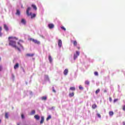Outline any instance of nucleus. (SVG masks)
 <instances>
[{
	"instance_id": "1",
	"label": "nucleus",
	"mask_w": 125,
	"mask_h": 125,
	"mask_svg": "<svg viewBox=\"0 0 125 125\" xmlns=\"http://www.w3.org/2000/svg\"><path fill=\"white\" fill-rule=\"evenodd\" d=\"M31 8L29 7L27 8L26 10V14L27 17H31V19H34L36 17V14H32V13H29V11L31 10Z\"/></svg>"
},
{
	"instance_id": "2",
	"label": "nucleus",
	"mask_w": 125,
	"mask_h": 125,
	"mask_svg": "<svg viewBox=\"0 0 125 125\" xmlns=\"http://www.w3.org/2000/svg\"><path fill=\"white\" fill-rule=\"evenodd\" d=\"M9 45L12 46L13 47L17 48L16 42L13 40H10Z\"/></svg>"
},
{
	"instance_id": "3",
	"label": "nucleus",
	"mask_w": 125,
	"mask_h": 125,
	"mask_svg": "<svg viewBox=\"0 0 125 125\" xmlns=\"http://www.w3.org/2000/svg\"><path fill=\"white\" fill-rule=\"evenodd\" d=\"M29 40L30 41H32L33 42H34V43L37 44L38 45H39L41 44V42H40V41H39L37 40H35L33 38H30Z\"/></svg>"
},
{
	"instance_id": "4",
	"label": "nucleus",
	"mask_w": 125,
	"mask_h": 125,
	"mask_svg": "<svg viewBox=\"0 0 125 125\" xmlns=\"http://www.w3.org/2000/svg\"><path fill=\"white\" fill-rule=\"evenodd\" d=\"M78 44V43L77 42V41H73V45L74 47H76L77 49L80 50V46H77Z\"/></svg>"
},
{
	"instance_id": "5",
	"label": "nucleus",
	"mask_w": 125,
	"mask_h": 125,
	"mask_svg": "<svg viewBox=\"0 0 125 125\" xmlns=\"http://www.w3.org/2000/svg\"><path fill=\"white\" fill-rule=\"evenodd\" d=\"M79 55H80V52L76 51V53L74 54V59L76 60V59L78 58V57L79 56Z\"/></svg>"
},
{
	"instance_id": "6",
	"label": "nucleus",
	"mask_w": 125,
	"mask_h": 125,
	"mask_svg": "<svg viewBox=\"0 0 125 125\" xmlns=\"http://www.w3.org/2000/svg\"><path fill=\"white\" fill-rule=\"evenodd\" d=\"M48 27H49V29H53L54 27V25L53 23H50L48 25Z\"/></svg>"
},
{
	"instance_id": "7",
	"label": "nucleus",
	"mask_w": 125,
	"mask_h": 125,
	"mask_svg": "<svg viewBox=\"0 0 125 125\" xmlns=\"http://www.w3.org/2000/svg\"><path fill=\"white\" fill-rule=\"evenodd\" d=\"M58 46L59 47H62V41L61 40H58Z\"/></svg>"
},
{
	"instance_id": "8",
	"label": "nucleus",
	"mask_w": 125,
	"mask_h": 125,
	"mask_svg": "<svg viewBox=\"0 0 125 125\" xmlns=\"http://www.w3.org/2000/svg\"><path fill=\"white\" fill-rule=\"evenodd\" d=\"M25 56L28 57H33L34 56V54H26Z\"/></svg>"
},
{
	"instance_id": "9",
	"label": "nucleus",
	"mask_w": 125,
	"mask_h": 125,
	"mask_svg": "<svg viewBox=\"0 0 125 125\" xmlns=\"http://www.w3.org/2000/svg\"><path fill=\"white\" fill-rule=\"evenodd\" d=\"M41 119H42V120H41L40 121V124L41 125H42L43 123H44V117L43 116H42L41 117Z\"/></svg>"
},
{
	"instance_id": "10",
	"label": "nucleus",
	"mask_w": 125,
	"mask_h": 125,
	"mask_svg": "<svg viewBox=\"0 0 125 125\" xmlns=\"http://www.w3.org/2000/svg\"><path fill=\"white\" fill-rule=\"evenodd\" d=\"M19 67V64L18 63H17L14 66V68L15 70H16L17 68H18Z\"/></svg>"
},
{
	"instance_id": "11",
	"label": "nucleus",
	"mask_w": 125,
	"mask_h": 125,
	"mask_svg": "<svg viewBox=\"0 0 125 125\" xmlns=\"http://www.w3.org/2000/svg\"><path fill=\"white\" fill-rule=\"evenodd\" d=\"M68 74V69H65L64 71H63V74L65 76H66Z\"/></svg>"
},
{
	"instance_id": "12",
	"label": "nucleus",
	"mask_w": 125,
	"mask_h": 125,
	"mask_svg": "<svg viewBox=\"0 0 125 125\" xmlns=\"http://www.w3.org/2000/svg\"><path fill=\"white\" fill-rule=\"evenodd\" d=\"M4 28L5 29V30H6V31H9V28L7 26V25H6V24H4Z\"/></svg>"
},
{
	"instance_id": "13",
	"label": "nucleus",
	"mask_w": 125,
	"mask_h": 125,
	"mask_svg": "<svg viewBox=\"0 0 125 125\" xmlns=\"http://www.w3.org/2000/svg\"><path fill=\"white\" fill-rule=\"evenodd\" d=\"M21 22L22 24H23L24 25H25V24H26V21H25V19H21Z\"/></svg>"
},
{
	"instance_id": "14",
	"label": "nucleus",
	"mask_w": 125,
	"mask_h": 125,
	"mask_svg": "<svg viewBox=\"0 0 125 125\" xmlns=\"http://www.w3.org/2000/svg\"><path fill=\"white\" fill-rule=\"evenodd\" d=\"M31 6H32V7L33 8V9H34L35 10H37V8L36 5L32 4V5H31Z\"/></svg>"
},
{
	"instance_id": "15",
	"label": "nucleus",
	"mask_w": 125,
	"mask_h": 125,
	"mask_svg": "<svg viewBox=\"0 0 125 125\" xmlns=\"http://www.w3.org/2000/svg\"><path fill=\"white\" fill-rule=\"evenodd\" d=\"M35 119H36L37 120H39L40 119V117L38 115H36L34 116Z\"/></svg>"
},
{
	"instance_id": "16",
	"label": "nucleus",
	"mask_w": 125,
	"mask_h": 125,
	"mask_svg": "<svg viewBox=\"0 0 125 125\" xmlns=\"http://www.w3.org/2000/svg\"><path fill=\"white\" fill-rule=\"evenodd\" d=\"M16 15L18 16H20L21 11L19 10H17Z\"/></svg>"
},
{
	"instance_id": "17",
	"label": "nucleus",
	"mask_w": 125,
	"mask_h": 125,
	"mask_svg": "<svg viewBox=\"0 0 125 125\" xmlns=\"http://www.w3.org/2000/svg\"><path fill=\"white\" fill-rule=\"evenodd\" d=\"M8 118H9L8 113L7 112L5 113V118L8 119Z\"/></svg>"
},
{
	"instance_id": "18",
	"label": "nucleus",
	"mask_w": 125,
	"mask_h": 125,
	"mask_svg": "<svg viewBox=\"0 0 125 125\" xmlns=\"http://www.w3.org/2000/svg\"><path fill=\"white\" fill-rule=\"evenodd\" d=\"M114 113L113 111H109V115H110V116H112L114 115Z\"/></svg>"
},
{
	"instance_id": "19",
	"label": "nucleus",
	"mask_w": 125,
	"mask_h": 125,
	"mask_svg": "<svg viewBox=\"0 0 125 125\" xmlns=\"http://www.w3.org/2000/svg\"><path fill=\"white\" fill-rule=\"evenodd\" d=\"M69 95L70 97H72L74 96V92L70 93Z\"/></svg>"
},
{
	"instance_id": "20",
	"label": "nucleus",
	"mask_w": 125,
	"mask_h": 125,
	"mask_svg": "<svg viewBox=\"0 0 125 125\" xmlns=\"http://www.w3.org/2000/svg\"><path fill=\"white\" fill-rule=\"evenodd\" d=\"M97 105L95 104H94L92 105V108L93 109H96L97 108Z\"/></svg>"
},
{
	"instance_id": "21",
	"label": "nucleus",
	"mask_w": 125,
	"mask_h": 125,
	"mask_svg": "<svg viewBox=\"0 0 125 125\" xmlns=\"http://www.w3.org/2000/svg\"><path fill=\"white\" fill-rule=\"evenodd\" d=\"M70 90L75 91V87H70Z\"/></svg>"
},
{
	"instance_id": "22",
	"label": "nucleus",
	"mask_w": 125,
	"mask_h": 125,
	"mask_svg": "<svg viewBox=\"0 0 125 125\" xmlns=\"http://www.w3.org/2000/svg\"><path fill=\"white\" fill-rule=\"evenodd\" d=\"M49 60L50 62H52L51 56H50V55L49 56Z\"/></svg>"
},
{
	"instance_id": "23",
	"label": "nucleus",
	"mask_w": 125,
	"mask_h": 125,
	"mask_svg": "<svg viewBox=\"0 0 125 125\" xmlns=\"http://www.w3.org/2000/svg\"><path fill=\"white\" fill-rule=\"evenodd\" d=\"M51 119V115H49V116H48V117L47 118V119H46V121H48V120H49V119Z\"/></svg>"
},
{
	"instance_id": "24",
	"label": "nucleus",
	"mask_w": 125,
	"mask_h": 125,
	"mask_svg": "<svg viewBox=\"0 0 125 125\" xmlns=\"http://www.w3.org/2000/svg\"><path fill=\"white\" fill-rule=\"evenodd\" d=\"M100 92V89H98L97 90H96L95 93L96 94H98V93H99Z\"/></svg>"
},
{
	"instance_id": "25",
	"label": "nucleus",
	"mask_w": 125,
	"mask_h": 125,
	"mask_svg": "<svg viewBox=\"0 0 125 125\" xmlns=\"http://www.w3.org/2000/svg\"><path fill=\"white\" fill-rule=\"evenodd\" d=\"M35 113H36V111L35 110H32L31 111V113H30V115H34Z\"/></svg>"
},
{
	"instance_id": "26",
	"label": "nucleus",
	"mask_w": 125,
	"mask_h": 125,
	"mask_svg": "<svg viewBox=\"0 0 125 125\" xmlns=\"http://www.w3.org/2000/svg\"><path fill=\"white\" fill-rule=\"evenodd\" d=\"M85 84L89 85V81H85Z\"/></svg>"
},
{
	"instance_id": "27",
	"label": "nucleus",
	"mask_w": 125,
	"mask_h": 125,
	"mask_svg": "<svg viewBox=\"0 0 125 125\" xmlns=\"http://www.w3.org/2000/svg\"><path fill=\"white\" fill-rule=\"evenodd\" d=\"M42 100L46 101L47 100V97H42Z\"/></svg>"
},
{
	"instance_id": "28",
	"label": "nucleus",
	"mask_w": 125,
	"mask_h": 125,
	"mask_svg": "<svg viewBox=\"0 0 125 125\" xmlns=\"http://www.w3.org/2000/svg\"><path fill=\"white\" fill-rule=\"evenodd\" d=\"M79 89H80V90H83V87L82 86V85H80V86H79Z\"/></svg>"
},
{
	"instance_id": "29",
	"label": "nucleus",
	"mask_w": 125,
	"mask_h": 125,
	"mask_svg": "<svg viewBox=\"0 0 125 125\" xmlns=\"http://www.w3.org/2000/svg\"><path fill=\"white\" fill-rule=\"evenodd\" d=\"M118 101V99H114V103L117 102V101Z\"/></svg>"
},
{
	"instance_id": "30",
	"label": "nucleus",
	"mask_w": 125,
	"mask_h": 125,
	"mask_svg": "<svg viewBox=\"0 0 125 125\" xmlns=\"http://www.w3.org/2000/svg\"><path fill=\"white\" fill-rule=\"evenodd\" d=\"M94 74L96 76H98V72L97 71L95 72Z\"/></svg>"
},
{
	"instance_id": "31",
	"label": "nucleus",
	"mask_w": 125,
	"mask_h": 125,
	"mask_svg": "<svg viewBox=\"0 0 125 125\" xmlns=\"http://www.w3.org/2000/svg\"><path fill=\"white\" fill-rule=\"evenodd\" d=\"M97 116H98L99 118H100L101 117V116L100 114H99V113H98V114H97Z\"/></svg>"
},
{
	"instance_id": "32",
	"label": "nucleus",
	"mask_w": 125,
	"mask_h": 125,
	"mask_svg": "<svg viewBox=\"0 0 125 125\" xmlns=\"http://www.w3.org/2000/svg\"><path fill=\"white\" fill-rule=\"evenodd\" d=\"M62 29L63 30V31H66V28H65L63 26H62Z\"/></svg>"
},
{
	"instance_id": "33",
	"label": "nucleus",
	"mask_w": 125,
	"mask_h": 125,
	"mask_svg": "<svg viewBox=\"0 0 125 125\" xmlns=\"http://www.w3.org/2000/svg\"><path fill=\"white\" fill-rule=\"evenodd\" d=\"M109 101H110V102H111L112 101V98L109 97Z\"/></svg>"
},
{
	"instance_id": "34",
	"label": "nucleus",
	"mask_w": 125,
	"mask_h": 125,
	"mask_svg": "<svg viewBox=\"0 0 125 125\" xmlns=\"http://www.w3.org/2000/svg\"><path fill=\"white\" fill-rule=\"evenodd\" d=\"M18 44H19V45H20V47H22V46H21V44L20 43V42H18Z\"/></svg>"
},
{
	"instance_id": "35",
	"label": "nucleus",
	"mask_w": 125,
	"mask_h": 125,
	"mask_svg": "<svg viewBox=\"0 0 125 125\" xmlns=\"http://www.w3.org/2000/svg\"><path fill=\"white\" fill-rule=\"evenodd\" d=\"M123 110L125 111V105H124L123 107Z\"/></svg>"
},
{
	"instance_id": "36",
	"label": "nucleus",
	"mask_w": 125,
	"mask_h": 125,
	"mask_svg": "<svg viewBox=\"0 0 125 125\" xmlns=\"http://www.w3.org/2000/svg\"><path fill=\"white\" fill-rule=\"evenodd\" d=\"M21 118L22 119H24V115L23 114H21Z\"/></svg>"
},
{
	"instance_id": "37",
	"label": "nucleus",
	"mask_w": 125,
	"mask_h": 125,
	"mask_svg": "<svg viewBox=\"0 0 125 125\" xmlns=\"http://www.w3.org/2000/svg\"><path fill=\"white\" fill-rule=\"evenodd\" d=\"M2 30V27H1V26H0V32H1V31Z\"/></svg>"
},
{
	"instance_id": "38",
	"label": "nucleus",
	"mask_w": 125,
	"mask_h": 125,
	"mask_svg": "<svg viewBox=\"0 0 125 125\" xmlns=\"http://www.w3.org/2000/svg\"><path fill=\"white\" fill-rule=\"evenodd\" d=\"M2 70V67L0 66V71H1Z\"/></svg>"
},
{
	"instance_id": "39",
	"label": "nucleus",
	"mask_w": 125,
	"mask_h": 125,
	"mask_svg": "<svg viewBox=\"0 0 125 125\" xmlns=\"http://www.w3.org/2000/svg\"><path fill=\"white\" fill-rule=\"evenodd\" d=\"M17 48L18 50H19V51H21V49H20V48L17 47V48Z\"/></svg>"
},
{
	"instance_id": "40",
	"label": "nucleus",
	"mask_w": 125,
	"mask_h": 125,
	"mask_svg": "<svg viewBox=\"0 0 125 125\" xmlns=\"http://www.w3.org/2000/svg\"><path fill=\"white\" fill-rule=\"evenodd\" d=\"M53 92L54 93L56 92V91L55 90V89H54V87H53Z\"/></svg>"
},
{
	"instance_id": "41",
	"label": "nucleus",
	"mask_w": 125,
	"mask_h": 125,
	"mask_svg": "<svg viewBox=\"0 0 125 125\" xmlns=\"http://www.w3.org/2000/svg\"><path fill=\"white\" fill-rule=\"evenodd\" d=\"M8 39L9 40V39H13V37H9V38H8Z\"/></svg>"
},
{
	"instance_id": "42",
	"label": "nucleus",
	"mask_w": 125,
	"mask_h": 125,
	"mask_svg": "<svg viewBox=\"0 0 125 125\" xmlns=\"http://www.w3.org/2000/svg\"><path fill=\"white\" fill-rule=\"evenodd\" d=\"M2 35V33H1V32H0V37H1Z\"/></svg>"
},
{
	"instance_id": "43",
	"label": "nucleus",
	"mask_w": 125,
	"mask_h": 125,
	"mask_svg": "<svg viewBox=\"0 0 125 125\" xmlns=\"http://www.w3.org/2000/svg\"><path fill=\"white\" fill-rule=\"evenodd\" d=\"M123 125H125V121L123 122Z\"/></svg>"
},
{
	"instance_id": "44",
	"label": "nucleus",
	"mask_w": 125,
	"mask_h": 125,
	"mask_svg": "<svg viewBox=\"0 0 125 125\" xmlns=\"http://www.w3.org/2000/svg\"><path fill=\"white\" fill-rule=\"evenodd\" d=\"M14 39H16V40H18V39L16 38H14Z\"/></svg>"
},
{
	"instance_id": "45",
	"label": "nucleus",
	"mask_w": 125,
	"mask_h": 125,
	"mask_svg": "<svg viewBox=\"0 0 125 125\" xmlns=\"http://www.w3.org/2000/svg\"><path fill=\"white\" fill-rule=\"evenodd\" d=\"M1 119H0V124L1 123Z\"/></svg>"
},
{
	"instance_id": "46",
	"label": "nucleus",
	"mask_w": 125,
	"mask_h": 125,
	"mask_svg": "<svg viewBox=\"0 0 125 125\" xmlns=\"http://www.w3.org/2000/svg\"><path fill=\"white\" fill-rule=\"evenodd\" d=\"M17 125H20V124H17Z\"/></svg>"
},
{
	"instance_id": "47",
	"label": "nucleus",
	"mask_w": 125,
	"mask_h": 125,
	"mask_svg": "<svg viewBox=\"0 0 125 125\" xmlns=\"http://www.w3.org/2000/svg\"><path fill=\"white\" fill-rule=\"evenodd\" d=\"M104 92H106V90H105V91H104Z\"/></svg>"
},
{
	"instance_id": "48",
	"label": "nucleus",
	"mask_w": 125,
	"mask_h": 125,
	"mask_svg": "<svg viewBox=\"0 0 125 125\" xmlns=\"http://www.w3.org/2000/svg\"><path fill=\"white\" fill-rule=\"evenodd\" d=\"M0 61H1V58H0Z\"/></svg>"
}]
</instances>
